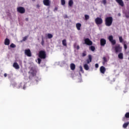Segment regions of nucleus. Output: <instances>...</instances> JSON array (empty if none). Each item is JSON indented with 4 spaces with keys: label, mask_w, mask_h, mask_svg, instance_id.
Masks as SVG:
<instances>
[{
    "label": "nucleus",
    "mask_w": 129,
    "mask_h": 129,
    "mask_svg": "<svg viewBox=\"0 0 129 129\" xmlns=\"http://www.w3.org/2000/svg\"><path fill=\"white\" fill-rule=\"evenodd\" d=\"M7 76H8V75L7 74H4V77H7Z\"/></svg>",
    "instance_id": "47"
},
{
    "label": "nucleus",
    "mask_w": 129,
    "mask_h": 129,
    "mask_svg": "<svg viewBox=\"0 0 129 129\" xmlns=\"http://www.w3.org/2000/svg\"><path fill=\"white\" fill-rule=\"evenodd\" d=\"M102 4H103V5L105 6V5H106V0H102Z\"/></svg>",
    "instance_id": "37"
},
{
    "label": "nucleus",
    "mask_w": 129,
    "mask_h": 129,
    "mask_svg": "<svg viewBox=\"0 0 129 129\" xmlns=\"http://www.w3.org/2000/svg\"><path fill=\"white\" fill-rule=\"evenodd\" d=\"M25 54L28 57H32V52H31V50H30V49H25Z\"/></svg>",
    "instance_id": "7"
},
{
    "label": "nucleus",
    "mask_w": 129,
    "mask_h": 129,
    "mask_svg": "<svg viewBox=\"0 0 129 129\" xmlns=\"http://www.w3.org/2000/svg\"><path fill=\"white\" fill-rule=\"evenodd\" d=\"M116 3L118 4L119 6L120 7H123L124 6V4H123V1L122 0H115Z\"/></svg>",
    "instance_id": "13"
},
{
    "label": "nucleus",
    "mask_w": 129,
    "mask_h": 129,
    "mask_svg": "<svg viewBox=\"0 0 129 129\" xmlns=\"http://www.w3.org/2000/svg\"><path fill=\"white\" fill-rule=\"evenodd\" d=\"M86 51H83V52L82 53V57H85V56H86Z\"/></svg>",
    "instance_id": "33"
},
{
    "label": "nucleus",
    "mask_w": 129,
    "mask_h": 129,
    "mask_svg": "<svg viewBox=\"0 0 129 129\" xmlns=\"http://www.w3.org/2000/svg\"><path fill=\"white\" fill-rule=\"evenodd\" d=\"M47 38L48 39H52V38H53V35L51 33L47 34Z\"/></svg>",
    "instance_id": "25"
},
{
    "label": "nucleus",
    "mask_w": 129,
    "mask_h": 129,
    "mask_svg": "<svg viewBox=\"0 0 129 129\" xmlns=\"http://www.w3.org/2000/svg\"><path fill=\"white\" fill-rule=\"evenodd\" d=\"M63 46H67V42L66 41V39H63L62 41Z\"/></svg>",
    "instance_id": "23"
},
{
    "label": "nucleus",
    "mask_w": 129,
    "mask_h": 129,
    "mask_svg": "<svg viewBox=\"0 0 129 129\" xmlns=\"http://www.w3.org/2000/svg\"><path fill=\"white\" fill-rule=\"evenodd\" d=\"M43 4H44V6L49 7V6H50V4H51V3L50 2L49 0H43Z\"/></svg>",
    "instance_id": "14"
},
{
    "label": "nucleus",
    "mask_w": 129,
    "mask_h": 129,
    "mask_svg": "<svg viewBox=\"0 0 129 129\" xmlns=\"http://www.w3.org/2000/svg\"><path fill=\"white\" fill-rule=\"evenodd\" d=\"M119 40L120 43H122V41H123V39H122V37L121 36L119 37Z\"/></svg>",
    "instance_id": "32"
},
{
    "label": "nucleus",
    "mask_w": 129,
    "mask_h": 129,
    "mask_svg": "<svg viewBox=\"0 0 129 129\" xmlns=\"http://www.w3.org/2000/svg\"><path fill=\"white\" fill-rule=\"evenodd\" d=\"M16 44H14V43H12L11 45H10V47L11 48H16Z\"/></svg>",
    "instance_id": "31"
},
{
    "label": "nucleus",
    "mask_w": 129,
    "mask_h": 129,
    "mask_svg": "<svg viewBox=\"0 0 129 129\" xmlns=\"http://www.w3.org/2000/svg\"><path fill=\"white\" fill-rule=\"evenodd\" d=\"M126 1H128V0H126Z\"/></svg>",
    "instance_id": "49"
},
{
    "label": "nucleus",
    "mask_w": 129,
    "mask_h": 129,
    "mask_svg": "<svg viewBox=\"0 0 129 129\" xmlns=\"http://www.w3.org/2000/svg\"><path fill=\"white\" fill-rule=\"evenodd\" d=\"M115 43H116L115 40H113V45H115Z\"/></svg>",
    "instance_id": "43"
},
{
    "label": "nucleus",
    "mask_w": 129,
    "mask_h": 129,
    "mask_svg": "<svg viewBox=\"0 0 129 129\" xmlns=\"http://www.w3.org/2000/svg\"><path fill=\"white\" fill-rule=\"evenodd\" d=\"M115 53L116 54H118V53H121L122 50V47L120 46V44H116L114 47Z\"/></svg>",
    "instance_id": "1"
},
{
    "label": "nucleus",
    "mask_w": 129,
    "mask_h": 129,
    "mask_svg": "<svg viewBox=\"0 0 129 129\" xmlns=\"http://www.w3.org/2000/svg\"><path fill=\"white\" fill-rule=\"evenodd\" d=\"M38 57L40 59H46V57H47L46 51L44 50H40L38 53Z\"/></svg>",
    "instance_id": "3"
},
{
    "label": "nucleus",
    "mask_w": 129,
    "mask_h": 129,
    "mask_svg": "<svg viewBox=\"0 0 129 129\" xmlns=\"http://www.w3.org/2000/svg\"><path fill=\"white\" fill-rule=\"evenodd\" d=\"M129 124V123L128 122H126V123H124L123 124V127L124 128H126L127 127V126Z\"/></svg>",
    "instance_id": "24"
},
{
    "label": "nucleus",
    "mask_w": 129,
    "mask_h": 129,
    "mask_svg": "<svg viewBox=\"0 0 129 129\" xmlns=\"http://www.w3.org/2000/svg\"><path fill=\"white\" fill-rule=\"evenodd\" d=\"M84 41L86 45H87L88 46H92L93 43L92 41L89 39V38H86L85 39Z\"/></svg>",
    "instance_id": "6"
},
{
    "label": "nucleus",
    "mask_w": 129,
    "mask_h": 129,
    "mask_svg": "<svg viewBox=\"0 0 129 129\" xmlns=\"http://www.w3.org/2000/svg\"><path fill=\"white\" fill-rule=\"evenodd\" d=\"M105 22V25L107 27H109L110 26H111L112 24V17H109L106 18Z\"/></svg>",
    "instance_id": "2"
},
{
    "label": "nucleus",
    "mask_w": 129,
    "mask_h": 129,
    "mask_svg": "<svg viewBox=\"0 0 129 129\" xmlns=\"http://www.w3.org/2000/svg\"><path fill=\"white\" fill-rule=\"evenodd\" d=\"M95 22L96 25H101L103 23V20L100 17H97L95 19Z\"/></svg>",
    "instance_id": "5"
},
{
    "label": "nucleus",
    "mask_w": 129,
    "mask_h": 129,
    "mask_svg": "<svg viewBox=\"0 0 129 129\" xmlns=\"http://www.w3.org/2000/svg\"><path fill=\"white\" fill-rule=\"evenodd\" d=\"M29 37V36H25L23 38V41H26V40H27V39H28V37Z\"/></svg>",
    "instance_id": "38"
},
{
    "label": "nucleus",
    "mask_w": 129,
    "mask_h": 129,
    "mask_svg": "<svg viewBox=\"0 0 129 129\" xmlns=\"http://www.w3.org/2000/svg\"><path fill=\"white\" fill-rule=\"evenodd\" d=\"M73 0H70L69 1V7H72L73 6Z\"/></svg>",
    "instance_id": "22"
},
{
    "label": "nucleus",
    "mask_w": 129,
    "mask_h": 129,
    "mask_svg": "<svg viewBox=\"0 0 129 129\" xmlns=\"http://www.w3.org/2000/svg\"><path fill=\"white\" fill-rule=\"evenodd\" d=\"M84 68L85 70H89V67L87 63H86L84 65Z\"/></svg>",
    "instance_id": "21"
},
{
    "label": "nucleus",
    "mask_w": 129,
    "mask_h": 129,
    "mask_svg": "<svg viewBox=\"0 0 129 129\" xmlns=\"http://www.w3.org/2000/svg\"><path fill=\"white\" fill-rule=\"evenodd\" d=\"M106 44V40L104 38H101L100 39V45L104 46Z\"/></svg>",
    "instance_id": "9"
},
{
    "label": "nucleus",
    "mask_w": 129,
    "mask_h": 129,
    "mask_svg": "<svg viewBox=\"0 0 129 129\" xmlns=\"http://www.w3.org/2000/svg\"><path fill=\"white\" fill-rule=\"evenodd\" d=\"M87 63L89 64V63H91V62H92V56L91 55L89 54L88 55V58L87 59Z\"/></svg>",
    "instance_id": "12"
},
{
    "label": "nucleus",
    "mask_w": 129,
    "mask_h": 129,
    "mask_svg": "<svg viewBox=\"0 0 129 129\" xmlns=\"http://www.w3.org/2000/svg\"><path fill=\"white\" fill-rule=\"evenodd\" d=\"M99 67V66L98 65V63H96L95 64V68H98Z\"/></svg>",
    "instance_id": "40"
},
{
    "label": "nucleus",
    "mask_w": 129,
    "mask_h": 129,
    "mask_svg": "<svg viewBox=\"0 0 129 129\" xmlns=\"http://www.w3.org/2000/svg\"><path fill=\"white\" fill-rule=\"evenodd\" d=\"M10 40L8 38H6L5 40V45H6V46H9L10 45Z\"/></svg>",
    "instance_id": "17"
},
{
    "label": "nucleus",
    "mask_w": 129,
    "mask_h": 129,
    "mask_svg": "<svg viewBox=\"0 0 129 129\" xmlns=\"http://www.w3.org/2000/svg\"><path fill=\"white\" fill-rule=\"evenodd\" d=\"M40 57L37 59L38 64H41V61H42Z\"/></svg>",
    "instance_id": "36"
},
{
    "label": "nucleus",
    "mask_w": 129,
    "mask_h": 129,
    "mask_svg": "<svg viewBox=\"0 0 129 129\" xmlns=\"http://www.w3.org/2000/svg\"><path fill=\"white\" fill-rule=\"evenodd\" d=\"M118 16L120 17V14H118Z\"/></svg>",
    "instance_id": "48"
},
{
    "label": "nucleus",
    "mask_w": 129,
    "mask_h": 129,
    "mask_svg": "<svg viewBox=\"0 0 129 129\" xmlns=\"http://www.w3.org/2000/svg\"><path fill=\"white\" fill-rule=\"evenodd\" d=\"M33 1H35V0H33Z\"/></svg>",
    "instance_id": "50"
},
{
    "label": "nucleus",
    "mask_w": 129,
    "mask_h": 129,
    "mask_svg": "<svg viewBox=\"0 0 129 129\" xmlns=\"http://www.w3.org/2000/svg\"><path fill=\"white\" fill-rule=\"evenodd\" d=\"M44 44H45V42L44 41V38L42 37L41 45L44 46Z\"/></svg>",
    "instance_id": "35"
},
{
    "label": "nucleus",
    "mask_w": 129,
    "mask_h": 129,
    "mask_svg": "<svg viewBox=\"0 0 129 129\" xmlns=\"http://www.w3.org/2000/svg\"><path fill=\"white\" fill-rule=\"evenodd\" d=\"M100 71L102 74H104L105 73V71H106V69H105V67L101 66L100 68Z\"/></svg>",
    "instance_id": "11"
},
{
    "label": "nucleus",
    "mask_w": 129,
    "mask_h": 129,
    "mask_svg": "<svg viewBox=\"0 0 129 129\" xmlns=\"http://www.w3.org/2000/svg\"><path fill=\"white\" fill-rule=\"evenodd\" d=\"M125 17L127 18V19H128L129 18V12H126L125 13Z\"/></svg>",
    "instance_id": "30"
},
{
    "label": "nucleus",
    "mask_w": 129,
    "mask_h": 129,
    "mask_svg": "<svg viewBox=\"0 0 129 129\" xmlns=\"http://www.w3.org/2000/svg\"><path fill=\"white\" fill-rule=\"evenodd\" d=\"M13 67L15 68V69H19L20 68V66H19L18 62H14L13 63Z\"/></svg>",
    "instance_id": "16"
},
{
    "label": "nucleus",
    "mask_w": 129,
    "mask_h": 129,
    "mask_svg": "<svg viewBox=\"0 0 129 129\" xmlns=\"http://www.w3.org/2000/svg\"><path fill=\"white\" fill-rule=\"evenodd\" d=\"M80 71L82 72V73H84V71H83V68H82V66H80Z\"/></svg>",
    "instance_id": "28"
},
{
    "label": "nucleus",
    "mask_w": 129,
    "mask_h": 129,
    "mask_svg": "<svg viewBox=\"0 0 129 129\" xmlns=\"http://www.w3.org/2000/svg\"><path fill=\"white\" fill-rule=\"evenodd\" d=\"M90 50H91L92 52H94V51H95V47L94 46H91L90 47Z\"/></svg>",
    "instance_id": "26"
},
{
    "label": "nucleus",
    "mask_w": 129,
    "mask_h": 129,
    "mask_svg": "<svg viewBox=\"0 0 129 129\" xmlns=\"http://www.w3.org/2000/svg\"><path fill=\"white\" fill-rule=\"evenodd\" d=\"M64 19H68V16H67V15H66L63 16Z\"/></svg>",
    "instance_id": "41"
},
{
    "label": "nucleus",
    "mask_w": 129,
    "mask_h": 129,
    "mask_svg": "<svg viewBox=\"0 0 129 129\" xmlns=\"http://www.w3.org/2000/svg\"><path fill=\"white\" fill-rule=\"evenodd\" d=\"M54 11H58V8L55 7V8L54 9Z\"/></svg>",
    "instance_id": "44"
},
{
    "label": "nucleus",
    "mask_w": 129,
    "mask_h": 129,
    "mask_svg": "<svg viewBox=\"0 0 129 129\" xmlns=\"http://www.w3.org/2000/svg\"><path fill=\"white\" fill-rule=\"evenodd\" d=\"M71 69V70H75V64L74 63H71L70 65Z\"/></svg>",
    "instance_id": "20"
},
{
    "label": "nucleus",
    "mask_w": 129,
    "mask_h": 129,
    "mask_svg": "<svg viewBox=\"0 0 129 129\" xmlns=\"http://www.w3.org/2000/svg\"><path fill=\"white\" fill-rule=\"evenodd\" d=\"M102 64L104 66H105V64H107V62L108 61V59H107V58L105 56H103L102 58Z\"/></svg>",
    "instance_id": "10"
},
{
    "label": "nucleus",
    "mask_w": 129,
    "mask_h": 129,
    "mask_svg": "<svg viewBox=\"0 0 129 129\" xmlns=\"http://www.w3.org/2000/svg\"><path fill=\"white\" fill-rule=\"evenodd\" d=\"M76 48L77 50H79V49H80V47L79 46V45L77 46Z\"/></svg>",
    "instance_id": "42"
},
{
    "label": "nucleus",
    "mask_w": 129,
    "mask_h": 129,
    "mask_svg": "<svg viewBox=\"0 0 129 129\" xmlns=\"http://www.w3.org/2000/svg\"><path fill=\"white\" fill-rule=\"evenodd\" d=\"M25 20L26 21V22H28L29 21V18H26Z\"/></svg>",
    "instance_id": "46"
},
{
    "label": "nucleus",
    "mask_w": 129,
    "mask_h": 129,
    "mask_svg": "<svg viewBox=\"0 0 129 129\" xmlns=\"http://www.w3.org/2000/svg\"><path fill=\"white\" fill-rule=\"evenodd\" d=\"M66 4V2L65 0H61V5L62 6H65V4Z\"/></svg>",
    "instance_id": "27"
},
{
    "label": "nucleus",
    "mask_w": 129,
    "mask_h": 129,
    "mask_svg": "<svg viewBox=\"0 0 129 129\" xmlns=\"http://www.w3.org/2000/svg\"><path fill=\"white\" fill-rule=\"evenodd\" d=\"M77 45V43H75V44H74V47H75V48H76V45Z\"/></svg>",
    "instance_id": "45"
},
{
    "label": "nucleus",
    "mask_w": 129,
    "mask_h": 129,
    "mask_svg": "<svg viewBox=\"0 0 129 129\" xmlns=\"http://www.w3.org/2000/svg\"><path fill=\"white\" fill-rule=\"evenodd\" d=\"M118 58L121 60H122V59H123V53L119 52V53L118 54Z\"/></svg>",
    "instance_id": "18"
},
{
    "label": "nucleus",
    "mask_w": 129,
    "mask_h": 129,
    "mask_svg": "<svg viewBox=\"0 0 129 129\" xmlns=\"http://www.w3.org/2000/svg\"><path fill=\"white\" fill-rule=\"evenodd\" d=\"M29 73H30L31 76H32L33 77H34V76H36V75H37V71H36V70L31 69L30 70V71L29 72Z\"/></svg>",
    "instance_id": "8"
},
{
    "label": "nucleus",
    "mask_w": 129,
    "mask_h": 129,
    "mask_svg": "<svg viewBox=\"0 0 129 129\" xmlns=\"http://www.w3.org/2000/svg\"><path fill=\"white\" fill-rule=\"evenodd\" d=\"M85 19L86 21H87L88 20H89V16L88 15H85Z\"/></svg>",
    "instance_id": "29"
},
{
    "label": "nucleus",
    "mask_w": 129,
    "mask_h": 129,
    "mask_svg": "<svg viewBox=\"0 0 129 129\" xmlns=\"http://www.w3.org/2000/svg\"><path fill=\"white\" fill-rule=\"evenodd\" d=\"M76 27L78 31H80V28H81V24L80 23H77Z\"/></svg>",
    "instance_id": "19"
},
{
    "label": "nucleus",
    "mask_w": 129,
    "mask_h": 129,
    "mask_svg": "<svg viewBox=\"0 0 129 129\" xmlns=\"http://www.w3.org/2000/svg\"><path fill=\"white\" fill-rule=\"evenodd\" d=\"M124 48L125 50H126V49H127V46L126 44H124Z\"/></svg>",
    "instance_id": "39"
},
{
    "label": "nucleus",
    "mask_w": 129,
    "mask_h": 129,
    "mask_svg": "<svg viewBox=\"0 0 129 129\" xmlns=\"http://www.w3.org/2000/svg\"><path fill=\"white\" fill-rule=\"evenodd\" d=\"M125 117H126V118H129V112H126L125 114Z\"/></svg>",
    "instance_id": "34"
},
{
    "label": "nucleus",
    "mask_w": 129,
    "mask_h": 129,
    "mask_svg": "<svg viewBox=\"0 0 129 129\" xmlns=\"http://www.w3.org/2000/svg\"><path fill=\"white\" fill-rule=\"evenodd\" d=\"M108 40L111 42L112 45H113V37L112 35H110L108 37Z\"/></svg>",
    "instance_id": "15"
},
{
    "label": "nucleus",
    "mask_w": 129,
    "mask_h": 129,
    "mask_svg": "<svg viewBox=\"0 0 129 129\" xmlns=\"http://www.w3.org/2000/svg\"><path fill=\"white\" fill-rule=\"evenodd\" d=\"M17 11L20 14H25L26 13V9L22 7H19L17 8Z\"/></svg>",
    "instance_id": "4"
}]
</instances>
